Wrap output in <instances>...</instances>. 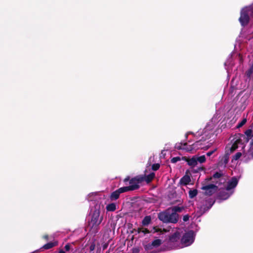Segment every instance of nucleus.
Segmentation results:
<instances>
[{"label": "nucleus", "instance_id": "nucleus-1", "mask_svg": "<svg viewBox=\"0 0 253 253\" xmlns=\"http://www.w3.org/2000/svg\"><path fill=\"white\" fill-rule=\"evenodd\" d=\"M155 174L154 172H151L148 175L145 176V175H138L132 178H130L129 176H127L124 180L123 181L125 184H127L129 182V184L135 185L137 187L135 190H137L140 188L139 184L145 181L147 183H149L155 177Z\"/></svg>", "mask_w": 253, "mask_h": 253}, {"label": "nucleus", "instance_id": "nucleus-2", "mask_svg": "<svg viewBox=\"0 0 253 253\" xmlns=\"http://www.w3.org/2000/svg\"><path fill=\"white\" fill-rule=\"evenodd\" d=\"M91 219L88 221L89 226L91 229L97 231V227L103 220V215H100V206L96 205L90 213Z\"/></svg>", "mask_w": 253, "mask_h": 253}, {"label": "nucleus", "instance_id": "nucleus-3", "mask_svg": "<svg viewBox=\"0 0 253 253\" xmlns=\"http://www.w3.org/2000/svg\"><path fill=\"white\" fill-rule=\"evenodd\" d=\"M250 16L253 18V6L242 9L239 20L243 27L249 24Z\"/></svg>", "mask_w": 253, "mask_h": 253}, {"label": "nucleus", "instance_id": "nucleus-4", "mask_svg": "<svg viewBox=\"0 0 253 253\" xmlns=\"http://www.w3.org/2000/svg\"><path fill=\"white\" fill-rule=\"evenodd\" d=\"M137 187L135 185H132L130 184V185L127 186H124L121 187L115 191L113 192L109 198L111 201H115L118 199L120 197V195L121 193H125L130 191H134L135 189Z\"/></svg>", "mask_w": 253, "mask_h": 253}, {"label": "nucleus", "instance_id": "nucleus-5", "mask_svg": "<svg viewBox=\"0 0 253 253\" xmlns=\"http://www.w3.org/2000/svg\"><path fill=\"white\" fill-rule=\"evenodd\" d=\"M202 187L201 189L204 191V194L207 196H211L212 194L217 192L218 186L214 183L207 184L202 183Z\"/></svg>", "mask_w": 253, "mask_h": 253}, {"label": "nucleus", "instance_id": "nucleus-6", "mask_svg": "<svg viewBox=\"0 0 253 253\" xmlns=\"http://www.w3.org/2000/svg\"><path fill=\"white\" fill-rule=\"evenodd\" d=\"M194 240V232L193 230H190L186 232L181 239V244L185 247L192 244Z\"/></svg>", "mask_w": 253, "mask_h": 253}, {"label": "nucleus", "instance_id": "nucleus-7", "mask_svg": "<svg viewBox=\"0 0 253 253\" xmlns=\"http://www.w3.org/2000/svg\"><path fill=\"white\" fill-rule=\"evenodd\" d=\"M245 135L242 134V137H243L244 141V143H247L250 139H251L250 144L253 145V132L252 129H248L245 132Z\"/></svg>", "mask_w": 253, "mask_h": 253}, {"label": "nucleus", "instance_id": "nucleus-8", "mask_svg": "<svg viewBox=\"0 0 253 253\" xmlns=\"http://www.w3.org/2000/svg\"><path fill=\"white\" fill-rule=\"evenodd\" d=\"M170 209H169V215L168 223H176L178 222L179 215L177 213L170 212Z\"/></svg>", "mask_w": 253, "mask_h": 253}, {"label": "nucleus", "instance_id": "nucleus-9", "mask_svg": "<svg viewBox=\"0 0 253 253\" xmlns=\"http://www.w3.org/2000/svg\"><path fill=\"white\" fill-rule=\"evenodd\" d=\"M223 176V173L221 172H215L212 175V177H213V179H215V180L212 181V183H214L215 184H218L219 185L220 183H221V181L223 180L224 181H225V179L223 178H221V177Z\"/></svg>", "mask_w": 253, "mask_h": 253}, {"label": "nucleus", "instance_id": "nucleus-10", "mask_svg": "<svg viewBox=\"0 0 253 253\" xmlns=\"http://www.w3.org/2000/svg\"><path fill=\"white\" fill-rule=\"evenodd\" d=\"M238 180L236 177H232L231 180L228 182L227 185L226 187L227 191H229L234 188L237 185Z\"/></svg>", "mask_w": 253, "mask_h": 253}, {"label": "nucleus", "instance_id": "nucleus-11", "mask_svg": "<svg viewBox=\"0 0 253 253\" xmlns=\"http://www.w3.org/2000/svg\"><path fill=\"white\" fill-rule=\"evenodd\" d=\"M169 215V209L165 211L160 212L158 213V217L160 220L164 223H168Z\"/></svg>", "mask_w": 253, "mask_h": 253}, {"label": "nucleus", "instance_id": "nucleus-12", "mask_svg": "<svg viewBox=\"0 0 253 253\" xmlns=\"http://www.w3.org/2000/svg\"><path fill=\"white\" fill-rule=\"evenodd\" d=\"M182 159L187 162L188 165L191 167H194L197 165L196 156H193L192 158H189L186 157H183Z\"/></svg>", "mask_w": 253, "mask_h": 253}, {"label": "nucleus", "instance_id": "nucleus-13", "mask_svg": "<svg viewBox=\"0 0 253 253\" xmlns=\"http://www.w3.org/2000/svg\"><path fill=\"white\" fill-rule=\"evenodd\" d=\"M180 235L178 232H175L169 236V242L170 243H175L178 242L180 239Z\"/></svg>", "mask_w": 253, "mask_h": 253}, {"label": "nucleus", "instance_id": "nucleus-14", "mask_svg": "<svg viewBox=\"0 0 253 253\" xmlns=\"http://www.w3.org/2000/svg\"><path fill=\"white\" fill-rule=\"evenodd\" d=\"M202 139L197 141L192 145L189 146V147H184V150L189 152L192 151L194 149H199V146L202 144Z\"/></svg>", "mask_w": 253, "mask_h": 253}, {"label": "nucleus", "instance_id": "nucleus-15", "mask_svg": "<svg viewBox=\"0 0 253 253\" xmlns=\"http://www.w3.org/2000/svg\"><path fill=\"white\" fill-rule=\"evenodd\" d=\"M188 172V170H187L186 174L180 179V183L181 185H187L191 181L190 177L187 174Z\"/></svg>", "mask_w": 253, "mask_h": 253}, {"label": "nucleus", "instance_id": "nucleus-16", "mask_svg": "<svg viewBox=\"0 0 253 253\" xmlns=\"http://www.w3.org/2000/svg\"><path fill=\"white\" fill-rule=\"evenodd\" d=\"M229 156L228 154H225L218 162V166L225 167L228 163Z\"/></svg>", "mask_w": 253, "mask_h": 253}, {"label": "nucleus", "instance_id": "nucleus-17", "mask_svg": "<svg viewBox=\"0 0 253 253\" xmlns=\"http://www.w3.org/2000/svg\"><path fill=\"white\" fill-rule=\"evenodd\" d=\"M230 197V194L225 191H221L218 193V198L221 200H226Z\"/></svg>", "mask_w": 253, "mask_h": 253}, {"label": "nucleus", "instance_id": "nucleus-18", "mask_svg": "<svg viewBox=\"0 0 253 253\" xmlns=\"http://www.w3.org/2000/svg\"><path fill=\"white\" fill-rule=\"evenodd\" d=\"M206 202L207 204L206 205L207 207L204 208V210H205L206 208H207L206 210L207 211L211 208L212 205L215 203V200L212 198H209L208 199L206 200Z\"/></svg>", "mask_w": 253, "mask_h": 253}, {"label": "nucleus", "instance_id": "nucleus-19", "mask_svg": "<svg viewBox=\"0 0 253 253\" xmlns=\"http://www.w3.org/2000/svg\"><path fill=\"white\" fill-rule=\"evenodd\" d=\"M151 221V217L150 215H147L144 217L142 221V224L143 226H147L148 225Z\"/></svg>", "mask_w": 253, "mask_h": 253}, {"label": "nucleus", "instance_id": "nucleus-20", "mask_svg": "<svg viewBox=\"0 0 253 253\" xmlns=\"http://www.w3.org/2000/svg\"><path fill=\"white\" fill-rule=\"evenodd\" d=\"M169 209L173 212L177 213L181 212L184 209V208L183 207L174 206L169 208Z\"/></svg>", "mask_w": 253, "mask_h": 253}, {"label": "nucleus", "instance_id": "nucleus-21", "mask_svg": "<svg viewBox=\"0 0 253 253\" xmlns=\"http://www.w3.org/2000/svg\"><path fill=\"white\" fill-rule=\"evenodd\" d=\"M116 210V205L115 203H111L107 205L106 210L108 211H114Z\"/></svg>", "mask_w": 253, "mask_h": 253}, {"label": "nucleus", "instance_id": "nucleus-22", "mask_svg": "<svg viewBox=\"0 0 253 253\" xmlns=\"http://www.w3.org/2000/svg\"><path fill=\"white\" fill-rule=\"evenodd\" d=\"M151 243L154 248H157L162 244V241L161 239H157L153 241Z\"/></svg>", "mask_w": 253, "mask_h": 253}, {"label": "nucleus", "instance_id": "nucleus-23", "mask_svg": "<svg viewBox=\"0 0 253 253\" xmlns=\"http://www.w3.org/2000/svg\"><path fill=\"white\" fill-rule=\"evenodd\" d=\"M198 191L196 189L190 190L189 192V196L190 198H193L197 196Z\"/></svg>", "mask_w": 253, "mask_h": 253}, {"label": "nucleus", "instance_id": "nucleus-24", "mask_svg": "<svg viewBox=\"0 0 253 253\" xmlns=\"http://www.w3.org/2000/svg\"><path fill=\"white\" fill-rule=\"evenodd\" d=\"M55 246L54 244L52 242H49L46 244H45L43 246V248L45 250H48L52 248Z\"/></svg>", "mask_w": 253, "mask_h": 253}, {"label": "nucleus", "instance_id": "nucleus-25", "mask_svg": "<svg viewBox=\"0 0 253 253\" xmlns=\"http://www.w3.org/2000/svg\"><path fill=\"white\" fill-rule=\"evenodd\" d=\"M70 244L71 245V248L73 249V251H71V253H75L79 250V247L75 246V243L74 242H72Z\"/></svg>", "mask_w": 253, "mask_h": 253}, {"label": "nucleus", "instance_id": "nucleus-26", "mask_svg": "<svg viewBox=\"0 0 253 253\" xmlns=\"http://www.w3.org/2000/svg\"><path fill=\"white\" fill-rule=\"evenodd\" d=\"M197 162H199L200 163H204L206 159L205 155H202L200 157H196Z\"/></svg>", "mask_w": 253, "mask_h": 253}, {"label": "nucleus", "instance_id": "nucleus-27", "mask_svg": "<svg viewBox=\"0 0 253 253\" xmlns=\"http://www.w3.org/2000/svg\"><path fill=\"white\" fill-rule=\"evenodd\" d=\"M247 122V119L244 118L242 121L239 123L238 125L237 126V128H240L243 126Z\"/></svg>", "mask_w": 253, "mask_h": 253}, {"label": "nucleus", "instance_id": "nucleus-28", "mask_svg": "<svg viewBox=\"0 0 253 253\" xmlns=\"http://www.w3.org/2000/svg\"><path fill=\"white\" fill-rule=\"evenodd\" d=\"M160 165L158 163L154 164L152 166V169L154 171H156L159 169Z\"/></svg>", "mask_w": 253, "mask_h": 253}, {"label": "nucleus", "instance_id": "nucleus-29", "mask_svg": "<svg viewBox=\"0 0 253 253\" xmlns=\"http://www.w3.org/2000/svg\"><path fill=\"white\" fill-rule=\"evenodd\" d=\"M153 248H154V247H153V246L152 245V243H149L146 245H145L144 246V249L146 251H148L149 250H151L152 249H153Z\"/></svg>", "mask_w": 253, "mask_h": 253}, {"label": "nucleus", "instance_id": "nucleus-30", "mask_svg": "<svg viewBox=\"0 0 253 253\" xmlns=\"http://www.w3.org/2000/svg\"><path fill=\"white\" fill-rule=\"evenodd\" d=\"M64 249L66 252H70L71 253V251H73V249L71 248V245L70 243L67 244L64 247Z\"/></svg>", "mask_w": 253, "mask_h": 253}, {"label": "nucleus", "instance_id": "nucleus-31", "mask_svg": "<svg viewBox=\"0 0 253 253\" xmlns=\"http://www.w3.org/2000/svg\"><path fill=\"white\" fill-rule=\"evenodd\" d=\"M182 143H176L175 146V148L178 150H184V147L182 146Z\"/></svg>", "mask_w": 253, "mask_h": 253}, {"label": "nucleus", "instance_id": "nucleus-32", "mask_svg": "<svg viewBox=\"0 0 253 253\" xmlns=\"http://www.w3.org/2000/svg\"><path fill=\"white\" fill-rule=\"evenodd\" d=\"M241 156H242V153L241 152H237L233 156L232 160H237L241 157Z\"/></svg>", "mask_w": 253, "mask_h": 253}, {"label": "nucleus", "instance_id": "nucleus-33", "mask_svg": "<svg viewBox=\"0 0 253 253\" xmlns=\"http://www.w3.org/2000/svg\"><path fill=\"white\" fill-rule=\"evenodd\" d=\"M180 160H181V159L179 157H176L172 158L171 159L170 162L172 163H175L177 162L178 161H179Z\"/></svg>", "mask_w": 253, "mask_h": 253}, {"label": "nucleus", "instance_id": "nucleus-34", "mask_svg": "<svg viewBox=\"0 0 253 253\" xmlns=\"http://www.w3.org/2000/svg\"><path fill=\"white\" fill-rule=\"evenodd\" d=\"M217 150V148H215L213 150L210 151L208 152L207 153V155L208 156H211L213 153H214Z\"/></svg>", "mask_w": 253, "mask_h": 253}, {"label": "nucleus", "instance_id": "nucleus-35", "mask_svg": "<svg viewBox=\"0 0 253 253\" xmlns=\"http://www.w3.org/2000/svg\"><path fill=\"white\" fill-rule=\"evenodd\" d=\"M238 148V145H237V143H234L232 146L231 147V151H234Z\"/></svg>", "mask_w": 253, "mask_h": 253}, {"label": "nucleus", "instance_id": "nucleus-36", "mask_svg": "<svg viewBox=\"0 0 253 253\" xmlns=\"http://www.w3.org/2000/svg\"><path fill=\"white\" fill-rule=\"evenodd\" d=\"M253 70H252L251 68H250L246 72V75L248 77H250V76L253 74Z\"/></svg>", "mask_w": 253, "mask_h": 253}, {"label": "nucleus", "instance_id": "nucleus-37", "mask_svg": "<svg viewBox=\"0 0 253 253\" xmlns=\"http://www.w3.org/2000/svg\"><path fill=\"white\" fill-rule=\"evenodd\" d=\"M95 244L94 243H91V244L90 245V247H89V250L90 252H92L95 249Z\"/></svg>", "mask_w": 253, "mask_h": 253}, {"label": "nucleus", "instance_id": "nucleus-38", "mask_svg": "<svg viewBox=\"0 0 253 253\" xmlns=\"http://www.w3.org/2000/svg\"><path fill=\"white\" fill-rule=\"evenodd\" d=\"M189 215L188 214H186L183 216V220L184 222H186L189 220Z\"/></svg>", "mask_w": 253, "mask_h": 253}, {"label": "nucleus", "instance_id": "nucleus-39", "mask_svg": "<svg viewBox=\"0 0 253 253\" xmlns=\"http://www.w3.org/2000/svg\"><path fill=\"white\" fill-rule=\"evenodd\" d=\"M249 155L253 158V146L251 147L249 151Z\"/></svg>", "mask_w": 253, "mask_h": 253}, {"label": "nucleus", "instance_id": "nucleus-40", "mask_svg": "<svg viewBox=\"0 0 253 253\" xmlns=\"http://www.w3.org/2000/svg\"><path fill=\"white\" fill-rule=\"evenodd\" d=\"M212 179H213V177H212V176L209 177H207L205 179V181L203 182V183H207V182L211 181L212 180Z\"/></svg>", "mask_w": 253, "mask_h": 253}, {"label": "nucleus", "instance_id": "nucleus-41", "mask_svg": "<svg viewBox=\"0 0 253 253\" xmlns=\"http://www.w3.org/2000/svg\"><path fill=\"white\" fill-rule=\"evenodd\" d=\"M142 232L144 234H148L150 233L149 230L147 228H142Z\"/></svg>", "mask_w": 253, "mask_h": 253}, {"label": "nucleus", "instance_id": "nucleus-42", "mask_svg": "<svg viewBox=\"0 0 253 253\" xmlns=\"http://www.w3.org/2000/svg\"><path fill=\"white\" fill-rule=\"evenodd\" d=\"M108 246V243H104V244H103L102 245V249H103V250H105V249H106L107 248Z\"/></svg>", "mask_w": 253, "mask_h": 253}, {"label": "nucleus", "instance_id": "nucleus-43", "mask_svg": "<svg viewBox=\"0 0 253 253\" xmlns=\"http://www.w3.org/2000/svg\"><path fill=\"white\" fill-rule=\"evenodd\" d=\"M234 143H237V145L242 143V139L241 138L237 139Z\"/></svg>", "mask_w": 253, "mask_h": 253}, {"label": "nucleus", "instance_id": "nucleus-44", "mask_svg": "<svg viewBox=\"0 0 253 253\" xmlns=\"http://www.w3.org/2000/svg\"><path fill=\"white\" fill-rule=\"evenodd\" d=\"M139 252V250L138 249H134L133 251V253H138Z\"/></svg>", "mask_w": 253, "mask_h": 253}, {"label": "nucleus", "instance_id": "nucleus-45", "mask_svg": "<svg viewBox=\"0 0 253 253\" xmlns=\"http://www.w3.org/2000/svg\"><path fill=\"white\" fill-rule=\"evenodd\" d=\"M142 228H138L137 230L138 233H140L142 232Z\"/></svg>", "mask_w": 253, "mask_h": 253}, {"label": "nucleus", "instance_id": "nucleus-46", "mask_svg": "<svg viewBox=\"0 0 253 253\" xmlns=\"http://www.w3.org/2000/svg\"><path fill=\"white\" fill-rule=\"evenodd\" d=\"M59 253H66L62 249L59 251Z\"/></svg>", "mask_w": 253, "mask_h": 253}, {"label": "nucleus", "instance_id": "nucleus-47", "mask_svg": "<svg viewBox=\"0 0 253 253\" xmlns=\"http://www.w3.org/2000/svg\"><path fill=\"white\" fill-rule=\"evenodd\" d=\"M187 143H184L183 144V146H187Z\"/></svg>", "mask_w": 253, "mask_h": 253}, {"label": "nucleus", "instance_id": "nucleus-48", "mask_svg": "<svg viewBox=\"0 0 253 253\" xmlns=\"http://www.w3.org/2000/svg\"><path fill=\"white\" fill-rule=\"evenodd\" d=\"M250 68L252 69V70H253V64L251 66V67H250Z\"/></svg>", "mask_w": 253, "mask_h": 253}, {"label": "nucleus", "instance_id": "nucleus-49", "mask_svg": "<svg viewBox=\"0 0 253 253\" xmlns=\"http://www.w3.org/2000/svg\"><path fill=\"white\" fill-rule=\"evenodd\" d=\"M251 128H253V123L252 124L251 126Z\"/></svg>", "mask_w": 253, "mask_h": 253}, {"label": "nucleus", "instance_id": "nucleus-50", "mask_svg": "<svg viewBox=\"0 0 253 253\" xmlns=\"http://www.w3.org/2000/svg\"><path fill=\"white\" fill-rule=\"evenodd\" d=\"M47 238H48V236H45V238L47 239Z\"/></svg>", "mask_w": 253, "mask_h": 253}]
</instances>
